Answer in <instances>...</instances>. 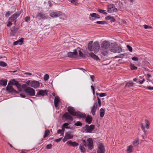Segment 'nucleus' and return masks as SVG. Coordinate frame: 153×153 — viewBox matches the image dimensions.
Returning a JSON list of instances; mask_svg holds the SVG:
<instances>
[{"instance_id":"nucleus-1","label":"nucleus","mask_w":153,"mask_h":153,"mask_svg":"<svg viewBox=\"0 0 153 153\" xmlns=\"http://www.w3.org/2000/svg\"><path fill=\"white\" fill-rule=\"evenodd\" d=\"M111 46L110 42L107 41H104L101 44V53L102 55L107 56L108 54V49Z\"/></svg>"},{"instance_id":"nucleus-2","label":"nucleus","mask_w":153,"mask_h":153,"mask_svg":"<svg viewBox=\"0 0 153 153\" xmlns=\"http://www.w3.org/2000/svg\"><path fill=\"white\" fill-rule=\"evenodd\" d=\"M68 111L71 115L73 116H76L80 118L85 117L86 114L79 111L76 112L74 108L71 106L68 108Z\"/></svg>"},{"instance_id":"nucleus-3","label":"nucleus","mask_w":153,"mask_h":153,"mask_svg":"<svg viewBox=\"0 0 153 153\" xmlns=\"http://www.w3.org/2000/svg\"><path fill=\"white\" fill-rule=\"evenodd\" d=\"M22 88L27 95L31 96L35 95V91L33 89L27 87V85L25 84L22 85Z\"/></svg>"},{"instance_id":"nucleus-4","label":"nucleus","mask_w":153,"mask_h":153,"mask_svg":"<svg viewBox=\"0 0 153 153\" xmlns=\"http://www.w3.org/2000/svg\"><path fill=\"white\" fill-rule=\"evenodd\" d=\"M112 46L109 50L112 52L115 53H119L121 52L122 49L120 46H118L116 43H111Z\"/></svg>"},{"instance_id":"nucleus-5","label":"nucleus","mask_w":153,"mask_h":153,"mask_svg":"<svg viewBox=\"0 0 153 153\" xmlns=\"http://www.w3.org/2000/svg\"><path fill=\"white\" fill-rule=\"evenodd\" d=\"M6 90L8 93L11 94H18V92L16 91L13 87L12 86L10 85L9 83L6 87Z\"/></svg>"},{"instance_id":"nucleus-6","label":"nucleus","mask_w":153,"mask_h":153,"mask_svg":"<svg viewBox=\"0 0 153 153\" xmlns=\"http://www.w3.org/2000/svg\"><path fill=\"white\" fill-rule=\"evenodd\" d=\"M95 126L94 125H91L90 126L88 125H86L83 128H85V131L87 133H91L92 131L94 128Z\"/></svg>"},{"instance_id":"nucleus-7","label":"nucleus","mask_w":153,"mask_h":153,"mask_svg":"<svg viewBox=\"0 0 153 153\" xmlns=\"http://www.w3.org/2000/svg\"><path fill=\"white\" fill-rule=\"evenodd\" d=\"M20 12H17L13 14L9 19V21L13 22L19 16L21 13Z\"/></svg>"},{"instance_id":"nucleus-8","label":"nucleus","mask_w":153,"mask_h":153,"mask_svg":"<svg viewBox=\"0 0 153 153\" xmlns=\"http://www.w3.org/2000/svg\"><path fill=\"white\" fill-rule=\"evenodd\" d=\"M100 47V46L99 43L97 42H95L93 44V51L95 53L98 52L99 50Z\"/></svg>"},{"instance_id":"nucleus-9","label":"nucleus","mask_w":153,"mask_h":153,"mask_svg":"<svg viewBox=\"0 0 153 153\" xmlns=\"http://www.w3.org/2000/svg\"><path fill=\"white\" fill-rule=\"evenodd\" d=\"M87 145L88 148L90 150L93 149V141L92 139L89 138L87 140Z\"/></svg>"},{"instance_id":"nucleus-10","label":"nucleus","mask_w":153,"mask_h":153,"mask_svg":"<svg viewBox=\"0 0 153 153\" xmlns=\"http://www.w3.org/2000/svg\"><path fill=\"white\" fill-rule=\"evenodd\" d=\"M76 49L74 50L73 52H70L68 53V55L69 57L71 58H75L77 57L78 54L77 52L75 51Z\"/></svg>"},{"instance_id":"nucleus-11","label":"nucleus","mask_w":153,"mask_h":153,"mask_svg":"<svg viewBox=\"0 0 153 153\" xmlns=\"http://www.w3.org/2000/svg\"><path fill=\"white\" fill-rule=\"evenodd\" d=\"M9 83L10 84V85L11 84L12 85H15L16 86L18 89H19V91H21V89H19V88L20 85L18 81H16L15 79H12L10 81Z\"/></svg>"},{"instance_id":"nucleus-12","label":"nucleus","mask_w":153,"mask_h":153,"mask_svg":"<svg viewBox=\"0 0 153 153\" xmlns=\"http://www.w3.org/2000/svg\"><path fill=\"white\" fill-rule=\"evenodd\" d=\"M98 150H97V153H104L105 150L104 146L102 143H100L98 146Z\"/></svg>"},{"instance_id":"nucleus-13","label":"nucleus","mask_w":153,"mask_h":153,"mask_svg":"<svg viewBox=\"0 0 153 153\" xmlns=\"http://www.w3.org/2000/svg\"><path fill=\"white\" fill-rule=\"evenodd\" d=\"M118 10L117 9L112 6H108L107 8V11L109 13L116 12Z\"/></svg>"},{"instance_id":"nucleus-14","label":"nucleus","mask_w":153,"mask_h":153,"mask_svg":"<svg viewBox=\"0 0 153 153\" xmlns=\"http://www.w3.org/2000/svg\"><path fill=\"white\" fill-rule=\"evenodd\" d=\"M40 85L38 81H31L30 86L35 88H36Z\"/></svg>"},{"instance_id":"nucleus-15","label":"nucleus","mask_w":153,"mask_h":153,"mask_svg":"<svg viewBox=\"0 0 153 153\" xmlns=\"http://www.w3.org/2000/svg\"><path fill=\"white\" fill-rule=\"evenodd\" d=\"M63 117L65 119L69 120L71 121H72L73 120V117L68 112H66L63 115Z\"/></svg>"},{"instance_id":"nucleus-16","label":"nucleus","mask_w":153,"mask_h":153,"mask_svg":"<svg viewBox=\"0 0 153 153\" xmlns=\"http://www.w3.org/2000/svg\"><path fill=\"white\" fill-rule=\"evenodd\" d=\"M97 103L95 102L94 103L93 106L92 107L91 112L93 115H94L95 114V112L97 109Z\"/></svg>"},{"instance_id":"nucleus-17","label":"nucleus","mask_w":153,"mask_h":153,"mask_svg":"<svg viewBox=\"0 0 153 153\" xmlns=\"http://www.w3.org/2000/svg\"><path fill=\"white\" fill-rule=\"evenodd\" d=\"M46 95H47V90H39L37 93L36 96H37V95L44 96Z\"/></svg>"},{"instance_id":"nucleus-18","label":"nucleus","mask_w":153,"mask_h":153,"mask_svg":"<svg viewBox=\"0 0 153 153\" xmlns=\"http://www.w3.org/2000/svg\"><path fill=\"white\" fill-rule=\"evenodd\" d=\"M23 39L21 38L18 40L15 41L13 42V45H16L18 44L20 45H22L23 43Z\"/></svg>"},{"instance_id":"nucleus-19","label":"nucleus","mask_w":153,"mask_h":153,"mask_svg":"<svg viewBox=\"0 0 153 153\" xmlns=\"http://www.w3.org/2000/svg\"><path fill=\"white\" fill-rule=\"evenodd\" d=\"M67 143L70 146L74 147H75L78 145V144L77 143L75 142H72L71 140L68 141Z\"/></svg>"},{"instance_id":"nucleus-20","label":"nucleus","mask_w":153,"mask_h":153,"mask_svg":"<svg viewBox=\"0 0 153 153\" xmlns=\"http://www.w3.org/2000/svg\"><path fill=\"white\" fill-rule=\"evenodd\" d=\"M85 118V117L84 118ZM85 118H86L85 121L87 123H88V124H90L91 123L92 118L91 116L88 115Z\"/></svg>"},{"instance_id":"nucleus-21","label":"nucleus","mask_w":153,"mask_h":153,"mask_svg":"<svg viewBox=\"0 0 153 153\" xmlns=\"http://www.w3.org/2000/svg\"><path fill=\"white\" fill-rule=\"evenodd\" d=\"M73 137V135L71 134L70 131L67 132L65 135V138L67 139H71Z\"/></svg>"},{"instance_id":"nucleus-22","label":"nucleus","mask_w":153,"mask_h":153,"mask_svg":"<svg viewBox=\"0 0 153 153\" xmlns=\"http://www.w3.org/2000/svg\"><path fill=\"white\" fill-rule=\"evenodd\" d=\"M47 16V15L42 13H38V15L37 16V17H38L39 19H45V17Z\"/></svg>"},{"instance_id":"nucleus-23","label":"nucleus","mask_w":153,"mask_h":153,"mask_svg":"<svg viewBox=\"0 0 153 153\" xmlns=\"http://www.w3.org/2000/svg\"><path fill=\"white\" fill-rule=\"evenodd\" d=\"M60 15L61 14L60 13H55L54 12H52L51 13H50V16L52 18L59 17Z\"/></svg>"},{"instance_id":"nucleus-24","label":"nucleus","mask_w":153,"mask_h":153,"mask_svg":"<svg viewBox=\"0 0 153 153\" xmlns=\"http://www.w3.org/2000/svg\"><path fill=\"white\" fill-rule=\"evenodd\" d=\"M90 56L94 60H95L97 61H100V59L97 56L95 55L93 53H91L90 54Z\"/></svg>"},{"instance_id":"nucleus-25","label":"nucleus","mask_w":153,"mask_h":153,"mask_svg":"<svg viewBox=\"0 0 153 153\" xmlns=\"http://www.w3.org/2000/svg\"><path fill=\"white\" fill-rule=\"evenodd\" d=\"M133 147L131 145L127 147L126 152L127 153H131L133 152Z\"/></svg>"},{"instance_id":"nucleus-26","label":"nucleus","mask_w":153,"mask_h":153,"mask_svg":"<svg viewBox=\"0 0 153 153\" xmlns=\"http://www.w3.org/2000/svg\"><path fill=\"white\" fill-rule=\"evenodd\" d=\"M93 42L92 41L88 43V49L90 51H93V45H92Z\"/></svg>"},{"instance_id":"nucleus-27","label":"nucleus","mask_w":153,"mask_h":153,"mask_svg":"<svg viewBox=\"0 0 153 153\" xmlns=\"http://www.w3.org/2000/svg\"><path fill=\"white\" fill-rule=\"evenodd\" d=\"M60 100L58 97H56L54 98V105L56 107L58 106V105L59 103Z\"/></svg>"},{"instance_id":"nucleus-28","label":"nucleus","mask_w":153,"mask_h":153,"mask_svg":"<svg viewBox=\"0 0 153 153\" xmlns=\"http://www.w3.org/2000/svg\"><path fill=\"white\" fill-rule=\"evenodd\" d=\"M7 79L0 80V85L5 86L7 85Z\"/></svg>"},{"instance_id":"nucleus-29","label":"nucleus","mask_w":153,"mask_h":153,"mask_svg":"<svg viewBox=\"0 0 153 153\" xmlns=\"http://www.w3.org/2000/svg\"><path fill=\"white\" fill-rule=\"evenodd\" d=\"M134 83L131 82H128L126 85H125V88H130L131 87L133 86Z\"/></svg>"},{"instance_id":"nucleus-30","label":"nucleus","mask_w":153,"mask_h":153,"mask_svg":"<svg viewBox=\"0 0 153 153\" xmlns=\"http://www.w3.org/2000/svg\"><path fill=\"white\" fill-rule=\"evenodd\" d=\"M90 16L92 17H94L96 19H99L100 18V16L98 14L94 13L90 14Z\"/></svg>"},{"instance_id":"nucleus-31","label":"nucleus","mask_w":153,"mask_h":153,"mask_svg":"<svg viewBox=\"0 0 153 153\" xmlns=\"http://www.w3.org/2000/svg\"><path fill=\"white\" fill-rule=\"evenodd\" d=\"M75 51L77 52V53L78 52H79V56H80L82 57H83L84 56L83 54L80 50V48H79L78 47L76 49Z\"/></svg>"},{"instance_id":"nucleus-32","label":"nucleus","mask_w":153,"mask_h":153,"mask_svg":"<svg viewBox=\"0 0 153 153\" xmlns=\"http://www.w3.org/2000/svg\"><path fill=\"white\" fill-rule=\"evenodd\" d=\"M105 110L104 109L101 108L100 110V117H103L105 114Z\"/></svg>"},{"instance_id":"nucleus-33","label":"nucleus","mask_w":153,"mask_h":153,"mask_svg":"<svg viewBox=\"0 0 153 153\" xmlns=\"http://www.w3.org/2000/svg\"><path fill=\"white\" fill-rule=\"evenodd\" d=\"M16 32V30L15 27H12V29L11 30V32L10 34L12 35L13 36L14 35Z\"/></svg>"},{"instance_id":"nucleus-34","label":"nucleus","mask_w":153,"mask_h":153,"mask_svg":"<svg viewBox=\"0 0 153 153\" xmlns=\"http://www.w3.org/2000/svg\"><path fill=\"white\" fill-rule=\"evenodd\" d=\"M141 127L142 129L143 130V131L144 132L145 135H146V133L147 132V131H146L145 128V127L144 126L143 124V123H141Z\"/></svg>"},{"instance_id":"nucleus-35","label":"nucleus","mask_w":153,"mask_h":153,"mask_svg":"<svg viewBox=\"0 0 153 153\" xmlns=\"http://www.w3.org/2000/svg\"><path fill=\"white\" fill-rule=\"evenodd\" d=\"M95 23L101 25H104L106 23L105 21H98L96 22Z\"/></svg>"},{"instance_id":"nucleus-36","label":"nucleus","mask_w":153,"mask_h":153,"mask_svg":"<svg viewBox=\"0 0 153 153\" xmlns=\"http://www.w3.org/2000/svg\"><path fill=\"white\" fill-rule=\"evenodd\" d=\"M74 125L76 126H81L82 125V123L80 121H77L75 123Z\"/></svg>"},{"instance_id":"nucleus-37","label":"nucleus","mask_w":153,"mask_h":153,"mask_svg":"<svg viewBox=\"0 0 153 153\" xmlns=\"http://www.w3.org/2000/svg\"><path fill=\"white\" fill-rule=\"evenodd\" d=\"M145 122L146 124V127L147 129H148L149 128V122L147 120H145Z\"/></svg>"},{"instance_id":"nucleus-38","label":"nucleus","mask_w":153,"mask_h":153,"mask_svg":"<svg viewBox=\"0 0 153 153\" xmlns=\"http://www.w3.org/2000/svg\"><path fill=\"white\" fill-rule=\"evenodd\" d=\"M79 148L80 149V151L81 152H83V153H84L85 152V149L84 147H82L80 146L79 147Z\"/></svg>"},{"instance_id":"nucleus-39","label":"nucleus","mask_w":153,"mask_h":153,"mask_svg":"<svg viewBox=\"0 0 153 153\" xmlns=\"http://www.w3.org/2000/svg\"><path fill=\"white\" fill-rule=\"evenodd\" d=\"M69 125V124H68V123H64V124L62 126V127H64V128H69V127H68V126Z\"/></svg>"},{"instance_id":"nucleus-40","label":"nucleus","mask_w":153,"mask_h":153,"mask_svg":"<svg viewBox=\"0 0 153 153\" xmlns=\"http://www.w3.org/2000/svg\"><path fill=\"white\" fill-rule=\"evenodd\" d=\"M139 78H140V79H139V81L140 84H141L143 83L144 82V81H145V79H143L142 80L141 79H142V77L141 76H140Z\"/></svg>"},{"instance_id":"nucleus-41","label":"nucleus","mask_w":153,"mask_h":153,"mask_svg":"<svg viewBox=\"0 0 153 153\" xmlns=\"http://www.w3.org/2000/svg\"><path fill=\"white\" fill-rule=\"evenodd\" d=\"M0 65L2 67H5L7 66L6 63L3 62H0Z\"/></svg>"},{"instance_id":"nucleus-42","label":"nucleus","mask_w":153,"mask_h":153,"mask_svg":"<svg viewBox=\"0 0 153 153\" xmlns=\"http://www.w3.org/2000/svg\"><path fill=\"white\" fill-rule=\"evenodd\" d=\"M12 12L10 11H8L7 12H6L5 16L6 17H8L11 15V14H12Z\"/></svg>"},{"instance_id":"nucleus-43","label":"nucleus","mask_w":153,"mask_h":153,"mask_svg":"<svg viewBox=\"0 0 153 153\" xmlns=\"http://www.w3.org/2000/svg\"><path fill=\"white\" fill-rule=\"evenodd\" d=\"M131 68L132 70H136L137 69V67L134 66V65L131 64L130 65Z\"/></svg>"},{"instance_id":"nucleus-44","label":"nucleus","mask_w":153,"mask_h":153,"mask_svg":"<svg viewBox=\"0 0 153 153\" xmlns=\"http://www.w3.org/2000/svg\"><path fill=\"white\" fill-rule=\"evenodd\" d=\"M97 99L98 102L99 106L100 107L101 106V100L98 97H97Z\"/></svg>"},{"instance_id":"nucleus-45","label":"nucleus","mask_w":153,"mask_h":153,"mask_svg":"<svg viewBox=\"0 0 153 153\" xmlns=\"http://www.w3.org/2000/svg\"><path fill=\"white\" fill-rule=\"evenodd\" d=\"M139 143V140H137L133 142V144L135 146H137Z\"/></svg>"},{"instance_id":"nucleus-46","label":"nucleus","mask_w":153,"mask_h":153,"mask_svg":"<svg viewBox=\"0 0 153 153\" xmlns=\"http://www.w3.org/2000/svg\"><path fill=\"white\" fill-rule=\"evenodd\" d=\"M127 48L128 49L129 51L130 52H132V48L129 45H127Z\"/></svg>"},{"instance_id":"nucleus-47","label":"nucleus","mask_w":153,"mask_h":153,"mask_svg":"<svg viewBox=\"0 0 153 153\" xmlns=\"http://www.w3.org/2000/svg\"><path fill=\"white\" fill-rule=\"evenodd\" d=\"M48 136V130L47 129L45 130V135L44 136V138H45Z\"/></svg>"},{"instance_id":"nucleus-48","label":"nucleus","mask_w":153,"mask_h":153,"mask_svg":"<svg viewBox=\"0 0 153 153\" xmlns=\"http://www.w3.org/2000/svg\"><path fill=\"white\" fill-rule=\"evenodd\" d=\"M143 87L146 88H147L149 90H153V87L148 86L147 87H146V86H145Z\"/></svg>"},{"instance_id":"nucleus-49","label":"nucleus","mask_w":153,"mask_h":153,"mask_svg":"<svg viewBox=\"0 0 153 153\" xmlns=\"http://www.w3.org/2000/svg\"><path fill=\"white\" fill-rule=\"evenodd\" d=\"M106 96V94L105 93H101L100 94V97H102Z\"/></svg>"},{"instance_id":"nucleus-50","label":"nucleus","mask_w":153,"mask_h":153,"mask_svg":"<svg viewBox=\"0 0 153 153\" xmlns=\"http://www.w3.org/2000/svg\"><path fill=\"white\" fill-rule=\"evenodd\" d=\"M30 17L29 16H27L25 17V22H28L30 20Z\"/></svg>"},{"instance_id":"nucleus-51","label":"nucleus","mask_w":153,"mask_h":153,"mask_svg":"<svg viewBox=\"0 0 153 153\" xmlns=\"http://www.w3.org/2000/svg\"><path fill=\"white\" fill-rule=\"evenodd\" d=\"M31 81L30 80H28L27 81L26 83L28 85L30 86V85H31Z\"/></svg>"},{"instance_id":"nucleus-52","label":"nucleus","mask_w":153,"mask_h":153,"mask_svg":"<svg viewBox=\"0 0 153 153\" xmlns=\"http://www.w3.org/2000/svg\"><path fill=\"white\" fill-rule=\"evenodd\" d=\"M44 79L45 81H46L48 80V74H45L44 77Z\"/></svg>"},{"instance_id":"nucleus-53","label":"nucleus","mask_w":153,"mask_h":153,"mask_svg":"<svg viewBox=\"0 0 153 153\" xmlns=\"http://www.w3.org/2000/svg\"><path fill=\"white\" fill-rule=\"evenodd\" d=\"M97 10L99 12L102 13H103L104 11H105V10H102V9H98Z\"/></svg>"},{"instance_id":"nucleus-54","label":"nucleus","mask_w":153,"mask_h":153,"mask_svg":"<svg viewBox=\"0 0 153 153\" xmlns=\"http://www.w3.org/2000/svg\"><path fill=\"white\" fill-rule=\"evenodd\" d=\"M62 139V137L56 139L55 140V141L56 142H59Z\"/></svg>"},{"instance_id":"nucleus-55","label":"nucleus","mask_w":153,"mask_h":153,"mask_svg":"<svg viewBox=\"0 0 153 153\" xmlns=\"http://www.w3.org/2000/svg\"><path fill=\"white\" fill-rule=\"evenodd\" d=\"M132 59L133 61H137L138 60V58L134 56L132 58Z\"/></svg>"},{"instance_id":"nucleus-56","label":"nucleus","mask_w":153,"mask_h":153,"mask_svg":"<svg viewBox=\"0 0 153 153\" xmlns=\"http://www.w3.org/2000/svg\"><path fill=\"white\" fill-rule=\"evenodd\" d=\"M62 133H61V136L63 137V136L64 132L65 131V128H64V127H63L62 126Z\"/></svg>"},{"instance_id":"nucleus-57","label":"nucleus","mask_w":153,"mask_h":153,"mask_svg":"<svg viewBox=\"0 0 153 153\" xmlns=\"http://www.w3.org/2000/svg\"><path fill=\"white\" fill-rule=\"evenodd\" d=\"M144 28L145 29H148V28L151 29V28H152V27L149 26H148L147 25H144Z\"/></svg>"},{"instance_id":"nucleus-58","label":"nucleus","mask_w":153,"mask_h":153,"mask_svg":"<svg viewBox=\"0 0 153 153\" xmlns=\"http://www.w3.org/2000/svg\"><path fill=\"white\" fill-rule=\"evenodd\" d=\"M11 22H12L9 21L7 25V26L8 27H9L12 25V23H11Z\"/></svg>"},{"instance_id":"nucleus-59","label":"nucleus","mask_w":153,"mask_h":153,"mask_svg":"<svg viewBox=\"0 0 153 153\" xmlns=\"http://www.w3.org/2000/svg\"><path fill=\"white\" fill-rule=\"evenodd\" d=\"M82 141L83 143V145H84L85 147L87 146L86 145V142L85 141V140H82Z\"/></svg>"},{"instance_id":"nucleus-60","label":"nucleus","mask_w":153,"mask_h":153,"mask_svg":"<svg viewBox=\"0 0 153 153\" xmlns=\"http://www.w3.org/2000/svg\"><path fill=\"white\" fill-rule=\"evenodd\" d=\"M105 19L107 20H111V17L110 16H108L105 18Z\"/></svg>"},{"instance_id":"nucleus-61","label":"nucleus","mask_w":153,"mask_h":153,"mask_svg":"<svg viewBox=\"0 0 153 153\" xmlns=\"http://www.w3.org/2000/svg\"><path fill=\"white\" fill-rule=\"evenodd\" d=\"M62 130L61 129H59L57 131V133L58 134H61L62 133Z\"/></svg>"},{"instance_id":"nucleus-62","label":"nucleus","mask_w":153,"mask_h":153,"mask_svg":"<svg viewBox=\"0 0 153 153\" xmlns=\"http://www.w3.org/2000/svg\"><path fill=\"white\" fill-rule=\"evenodd\" d=\"M116 21V20L113 17H111V19L110 21L111 22H115Z\"/></svg>"},{"instance_id":"nucleus-63","label":"nucleus","mask_w":153,"mask_h":153,"mask_svg":"<svg viewBox=\"0 0 153 153\" xmlns=\"http://www.w3.org/2000/svg\"><path fill=\"white\" fill-rule=\"evenodd\" d=\"M91 79L92 80V81L93 82H94V76H93V75H92V76H91Z\"/></svg>"},{"instance_id":"nucleus-64","label":"nucleus","mask_w":153,"mask_h":153,"mask_svg":"<svg viewBox=\"0 0 153 153\" xmlns=\"http://www.w3.org/2000/svg\"><path fill=\"white\" fill-rule=\"evenodd\" d=\"M24 74L29 75H32V74L31 73L29 72H25L24 73Z\"/></svg>"}]
</instances>
